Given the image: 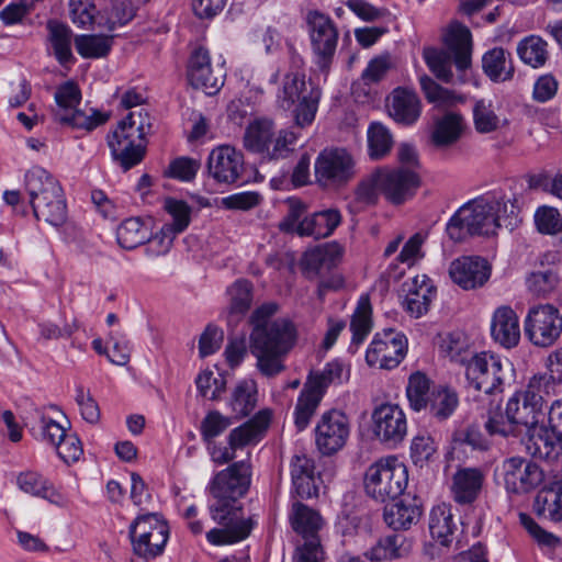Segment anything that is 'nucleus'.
<instances>
[{
    "instance_id": "c85d7f7f",
    "label": "nucleus",
    "mask_w": 562,
    "mask_h": 562,
    "mask_svg": "<svg viewBox=\"0 0 562 562\" xmlns=\"http://www.w3.org/2000/svg\"><path fill=\"white\" fill-rule=\"evenodd\" d=\"M389 113L397 123L404 125L415 123L420 115L417 94L406 88L394 89L390 97Z\"/></svg>"
},
{
    "instance_id": "393cba45",
    "label": "nucleus",
    "mask_w": 562,
    "mask_h": 562,
    "mask_svg": "<svg viewBox=\"0 0 562 562\" xmlns=\"http://www.w3.org/2000/svg\"><path fill=\"white\" fill-rule=\"evenodd\" d=\"M522 443L530 456L540 460L555 461L562 456V439L550 425L540 423L527 430Z\"/></svg>"
},
{
    "instance_id": "bb28decb",
    "label": "nucleus",
    "mask_w": 562,
    "mask_h": 562,
    "mask_svg": "<svg viewBox=\"0 0 562 562\" xmlns=\"http://www.w3.org/2000/svg\"><path fill=\"white\" fill-rule=\"evenodd\" d=\"M485 475L479 468H462L453 475L451 481V495L456 503L468 505L475 502L483 488Z\"/></svg>"
},
{
    "instance_id": "c9c22d12",
    "label": "nucleus",
    "mask_w": 562,
    "mask_h": 562,
    "mask_svg": "<svg viewBox=\"0 0 562 562\" xmlns=\"http://www.w3.org/2000/svg\"><path fill=\"white\" fill-rule=\"evenodd\" d=\"M411 542L404 535L393 533L381 538L366 555L372 561L394 560L407 555Z\"/></svg>"
},
{
    "instance_id": "de8ad7c7",
    "label": "nucleus",
    "mask_w": 562,
    "mask_h": 562,
    "mask_svg": "<svg viewBox=\"0 0 562 562\" xmlns=\"http://www.w3.org/2000/svg\"><path fill=\"white\" fill-rule=\"evenodd\" d=\"M116 239L122 248L135 249L148 239V227L139 217L127 218L119 225Z\"/></svg>"
},
{
    "instance_id": "3c124183",
    "label": "nucleus",
    "mask_w": 562,
    "mask_h": 562,
    "mask_svg": "<svg viewBox=\"0 0 562 562\" xmlns=\"http://www.w3.org/2000/svg\"><path fill=\"white\" fill-rule=\"evenodd\" d=\"M74 42L78 54L83 58H102L112 47V38L105 35H77Z\"/></svg>"
},
{
    "instance_id": "864d4df0",
    "label": "nucleus",
    "mask_w": 562,
    "mask_h": 562,
    "mask_svg": "<svg viewBox=\"0 0 562 562\" xmlns=\"http://www.w3.org/2000/svg\"><path fill=\"white\" fill-rule=\"evenodd\" d=\"M406 395L412 409H426L431 396L430 380L422 372L413 373L408 379Z\"/></svg>"
},
{
    "instance_id": "58836bf2",
    "label": "nucleus",
    "mask_w": 562,
    "mask_h": 562,
    "mask_svg": "<svg viewBox=\"0 0 562 562\" xmlns=\"http://www.w3.org/2000/svg\"><path fill=\"white\" fill-rule=\"evenodd\" d=\"M16 483L24 493L47 499L54 504L61 502V496L55 491L50 482L37 472H21L16 477Z\"/></svg>"
},
{
    "instance_id": "ea45409f",
    "label": "nucleus",
    "mask_w": 562,
    "mask_h": 562,
    "mask_svg": "<svg viewBox=\"0 0 562 562\" xmlns=\"http://www.w3.org/2000/svg\"><path fill=\"white\" fill-rule=\"evenodd\" d=\"M321 391H316L311 383H305L294 408V425L299 431L304 430L314 416L323 398Z\"/></svg>"
},
{
    "instance_id": "aec40b11",
    "label": "nucleus",
    "mask_w": 562,
    "mask_h": 562,
    "mask_svg": "<svg viewBox=\"0 0 562 562\" xmlns=\"http://www.w3.org/2000/svg\"><path fill=\"white\" fill-rule=\"evenodd\" d=\"M251 480V465L247 461L235 462L220 471L210 484L212 497L239 499L246 494Z\"/></svg>"
},
{
    "instance_id": "6e6d98bb",
    "label": "nucleus",
    "mask_w": 562,
    "mask_h": 562,
    "mask_svg": "<svg viewBox=\"0 0 562 562\" xmlns=\"http://www.w3.org/2000/svg\"><path fill=\"white\" fill-rule=\"evenodd\" d=\"M393 146V136L389 128L379 122L371 123L368 128V148L372 159L385 157Z\"/></svg>"
},
{
    "instance_id": "0eeeda50",
    "label": "nucleus",
    "mask_w": 562,
    "mask_h": 562,
    "mask_svg": "<svg viewBox=\"0 0 562 562\" xmlns=\"http://www.w3.org/2000/svg\"><path fill=\"white\" fill-rule=\"evenodd\" d=\"M408 471L396 457L381 458L364 473V491L376 502L394 501L406 490Z\"/></svg>"
},
{
    "instance_id": "79ce46f5",
    "label": "nucleus",
    "mask_w": 562,
    "mask_h": 562,
    "mask_svg": "<svg viewBox=\"0 0 562 562\" xmlns=\"http://www.w3.org/2000/svg\"><path fill=\"white\" fill-rule=\"evenodd\" d=\"M49 49L59 64L65 65L74 57L71 53V30L59 22L49 21L47 23Z\"/></svg>"
},
{
    "instance_id": "09e8293b",
    "label": "nucleus",
    "mask_w": 562,
    "mask_h": 562,
    "mask_svg": "<svg viewBox=\"0 0 562 562\" xmlns=\"http://www.w3.org/2000/svg\"><path fill=\"white\" fill-rule=\"evenodd\" d=\"M459 404L458 395L447 387H434L426 409L438 420L450 417Z\"/></svg>"
},
{
    "instance_id": "338daca9",
    "label": "nucleus",
    "mask_w": 562,
    "mask_h": 562,
    "mask_svg": "<svg viewBox=\"0 0 562 562\" xmlns=\"http://www.w3.org/2000/svg\"><path fill=\"white\" fill-rule=\"evenodd\" d=\"M518 517L521 526L539 546L555 548L560 544V539L557 536L542 529L528 514L519 513Z\"/></svg>"
},
{
    "instance_id": "13d9d810",
    "label": "nucleus",
    "mask_w": 562,
    "mask_h": 562,
    "mask_svg": "<svg viewBox=\"0 0 562 562\" xmlns=\"http://www.w3.org/2000/svg\"><path fill=\"white\" fill-rule=\"evenodd\" d=\"M559 284V277L552 270L531 272L526 278L527 290L537 297L550 294Z\"/></svg>"
},
{
    "instance_id": "603ef678",
    "label": "nucleus",
    "mask_w": 562,
    "mask_h": 562,
    "mask_svg": "<svg viewBox=\"0 0 562 562\" xmlns=\"http://www.w3.org/2000/svg\"><path fill=\"white\" fill-rule=\"evenodd\" d=\"M473 121L475 130L481 134L495 132L506 123L495 113L492 101L485 99L475 101Z\"/></svg>"
},
{
    "instance_id": "6e6552de",
    "label": "nucleus",
    "mask_w": 562,
    "mask_h": 562,
    "mask_svg": "<svg viewBox=\"0 0 562 562\" xmlns=\"http://www.w3.org/2000/svg\"><path fill=\"white\" fill-rule=\"evenodd\" d=\"M321 89L312 82H306L305 75L300 71L289 72L284 77L282 92L278 95L281 106L294 109L295 123L304 127L315 119L321 100Z\"/></svg>"
},
{
    "instance_id": "774afa93",
    "label": "nucleus",
    "mask_w": 562,
    "mask_h": 562,
    "mask_svg": "<svg viewBox=\"0 0 562 562\" xmlns=\"http://www.w3.org/2000/svg\"><path fill=\"white\" fill-rule=\"evenodd\" d=\"M427 238V234L415 233L404 244L401 252L397 256V260L408 267L414 266L417 261L424 258L423 245Z\"/></svg>"
},
{
    "instance_id": "8fccbe9b",
    "label": "nucleus",
    "mask_w": 562,
    "mask_h": 562,
    "mask_svg": "<svg viewBox=\"0 0 562 562\" xmlns=\"http://www.w3.org/2000/svg\"><path fill=\"white\" fill-rule=\"evenodd\" d=\"M164 209L170 220L162 226L169 228L176 235L183 233L191 223V206L183 200L168 198L164 202Z\"/></svg>"
},
{
    "instance_id": "a18cd8bd",
    "label": "nucleus",
    "mask_w": 562,
    "mask_h": 562,
    "mask_svg": "<svg viewBox=\"0 0 562 562\" xmlns=\"http://www.w3.org/2000/svg\"><path fill=\"white\" fill-rule=\"evenodd\" d=\"M517 55L524 64L540 68L548 60V44L540 36H526L517 45Z\"/></svg>"
},
{
    "instance_id": "f03ea898",
    "label": "nucleus",
    "mask_w": 562,
    "mask_h": 562,
    "mask_svg": "<svg viewBox=\"0 0 562 562\" xmlns=\"http://www.w3.org/2000/svg\"><path fill=\"white\" fill-rule=\"evenodd\" d=\"M508 203L513 214L515 205L505 196H481L467 202L448 221V237L454 243H461L470 236L496 234L501 226L499 214L507 213Z\"/></svg>"
},
{
    "instance_id": "f8f14e48",
    "label": "nucleus",
    "mask_w": 562,
    "mask_h": 562,
    "mask_svg": "<svg viewBox=\"0 0 562 562\" xmlns=\"http://www.w3.org/2000/svg\"><path fill=\"white\" fill-rule=\"evenodd\" d=\"M135 554L156 558L164 552L169 539V526L158 514L139 515L130 527Z\"/></svg>"
},
{
    "instance_id": "2f4dec72",
    "label": "nucleus",
    "mask_w": 562,
    "mask_h": 562,
    "mask_svg": "<svg viewBox=\"0 0 562 562\" xmlns=\"http://www.w3.org/2000/svg\"><path fill=\"white\" fill-rule=\"evenodd\" d=\"M291 527L303 540L319 538L318 532L323 528L322 516L303 503L295 502L289 515Z\"/></svg>"
},
{
    "instance_id": "a878e982",
    "label": "nucleus",
    "mask_w": 562,
    "mask_h": 562,
    "mask_svg": "<svg viewBox=\"0 0 562 562\" xmlns=\"http://www.w3.org/2000/svg\"><path fill=\"white\" fill-rule=\"evenodd\" d=\"M492 338L506 349L514 348L520 340V327L516 312L508 305L497 307L491 321Z\"/></svg>"
},
{
    "instance_id": "4be33fe9",
    "label": "nucleus",
    "mask_w": 562,
    "mask_h": 562,
    "mask_svg": "<svg viewBox=\"0 0 562 562\" xmlns=\"http://www.w3.org/2000/svg\"><path fill=\"white\" fill-rule=\"evenodd\" d=\"M207 170L218 183H236L245 170L244 155L229 145L218 146L209 155Z\"/></svg>"
},
{
    "instance_id": "e433bc0d",
    "label": "nucleus",
    "mask_w": 562,
    "mask_h": 562,
    "mask_svg": "<svg viewBox=\"0 0 562 562\" xmlns=\"http://www.w3.org/2000/svg\"><path fill=\"white\" fill-rule=\"evenodd\" d=\"M372 307L368 295H362L352 314L350 330L352 333L349 349L356 352L372 329Z\"/></svg>"
},
{
    "instance_id": "680f3d73",
    "label": "nucleus",
    "mask_w": 562,
    "mask_h": 562,
    "mask_svg": "<svg viewBox=\"0 0 562 562\" xmlns=\"http://www.w3.org/2000/svg\"><path fill=\"white\" fill-rule=\"evenodd\" d=\"M231 418L217 411L209 412L201 422L200 432L204 442L213 441L223 434L229 426Z\"/></svg>"
},
{
    "instance_id": "5fc2aeb1",
    "label": "nucleus",
    "mask_w": 562,
    "mask_h": 562,
    "mask_svg": "<svg viewBox=\"0 0 562 562\" xmlns=\"http://www.w3.org/2000/svg\"><path fill=\"white\" fill-rule=\"evenodd\" d=\"M229 315L237 318L245 315L251 306L252 286L247 280H237L228 289Z\"/></svg>"
},
{
    "instance_id": "9b49d317",
    "label": "nucleus",
    "mask_w": 562,
    "mask_h": 562,
    "mask_svg": "<svg viewBox=\"0 0 562 562\" xmlns=\"http://www.w3.org/2000/svg\"><path fill=\"white\" fill-rule=\"evenodd\" d=\"M55 101L54 119L63 125L91 131L109 119V115L94 110H90L91 113L88 114L77 109L81 101V92L72 81H67L57 88Z\"/></svg>"
},
{
    "instance_id": "e2e57ef3",
    "label": "nucleus",
    "mask_w": 562,
    "mask_h": 562,
    "mask_svg": "<svg viewBox=\"0 0 562 562\" xmlns=\"http://www.w3.org/2000/svg\"><path fill=\"white\" fill-rule=\"evenodd\" d=\"M558 383H560L559 378L553 374L537 373L529 379L526 389L521 392L539 397V402L544 404V396L552 394Z\"/></svg>"
},
{
    "instance_id": "4468645a",
    "label": "nucleus",
    "mask_w": 562,
    "mask_h": 562,
    "mask_svg": "<svg viewBox=\"0 0 562 562\" xmlns=\"http://www.w3.org/2000/svg\"><path fill=\"white\" fill-rule=\"evenodd\" d=\"M524 330L531 345L539 348L552 347L562 335V314L549 303L532 306L525 317Z\"/></svg>"
},
{
    "instance_id": "72a5a7b5",
    "label": "nucleus",
    "mask_w": 562,
    "mask_h": 562,
    "mask_svg": "<svg viewBox=\"0 0 562 562\" xmlns=\"http://www.w3.org/2000/svg\"><path fill=\"white\" fill-rule=\"evenodd\" d=\"M135 0H105L98 13V25L109 31L128 23L136 12Z\"/></svg>"
},
{
    "instance_id": "c756f323",
    "label": "nucleus",
    "mask_w": 562,
    "mask_h": 562,
    "mask_svg": "<svg viewBox=\"0 0 562 562\" xmlns=\"http://www.w3.org/2000/svg\"><path fill=\"white\" fill-rule=\"evenodd\" d=\"M270 417L269 411L258 412L248 422L234 428L227 437V442L237 449L257 443L268 429Z\"/></svg>"
},
{
    "instance_id": "2eb2a0df",
    "label": "nucleus",
    "mask_w": 562,
    "mask_h": 562,
    "mask_svg": "<svg viewBox=\"0 0 562 562\" xmlns=\"http://www.w3.org/2000/svg\"><path fill=\"white\" fill-rule=\"evenodd\" d=\"M495 476L510 494H526L538 487L543 481L541 468L521 457L505 459L495 470Z\"/></svg>"
},
{
    "instance_id": "b1692460",
    "label": "nucleus",
    "mask_w": 562,
    "mask_h": 562,
    "mask_svg": "<svg viewBox=\"0 0 562 562\" xmlns=\"http://www.w3.org/2000/svg\"><path fill=\"white\" fill-rule=\"evenodd\" d=\"M449 276L463 290H473L487 282L491 267L483 258L462 256L450 263Z\"/></svg>"
},
{
    "instance_id": "f257e3e1",
    "label": "nucleus",
    "mask_w": 562,
    "mask_h": 562,
    "mask_svg": "<svg viewBox=\"0 0 562 562\" xmlns=\"http://www.w3.org/2000/svg\"><path fill=\"white\" fill-rule=\"evenodd\" d=\"M276 303H265L256 308L250 322V353L256 358V368L272 378L285 370L284 359L297 341V329L289 318H270L277 313Z\"/></svg>"
},
{
    "instance_id": "a211bd4d",
    "label": "nucleus",
    "mask_w": 562,
    "mask_h": 562,
    "mask_svg": "<svg viewBox=\"0 0 562 562\" xmlns=\"http://www.w3.org/2000/svg\"><path fill=\"white\" fill-rule=\"evenodd\" d=\"M225 70L212 66L210 52L202 46L194 48L188 63V80L195 89L207 95H215L224 86Z\"/></svg>"
},
{
    "instance_id": "4d7b16f0",
    "label": "nucleus",
    "mask_w": 562,
    "mask_h": 562,
    "mask_svg": "<svg viewBox=\"0 0 562 562\" xmlns=\"http://www.w3.org/2000/svg\"><path fill=\"white\" fill-rule=\"evenodd\" d=\"M434 294L432 285L424 284L418 289H409L404 301V306L411 315L420 317L428 311Z\"/></svg>"
},
{
    "instance_id": "69168bd1",
    "label": "nucleus",
    "mask_w": 562,
    "mask_h": 562,
    "mask_svg": "<svg viewBox=\"0 0 562 562\" xmlns=\"http://www.w3.org/2000/svg\"><path fill=\"white\" fill-rule=\"evenodd\" d=\"M419 82L425 97L429 102L452 104L458 99L453 91L439 86L428 76H422L419 78Z\"/></svg>"
},
{
    "instance_id": "9d476101",
    "label": "nucleus",
    "mask_w": 562,
    "mask_h": 562,
    "mask_svg": "<svg viewBox=\"0 0 562 562\" xmlns=\"http://www.w3.org/2000/svg\"><path fill=\"white\" fill-rule=\"evenodd\" d=\"M314 63L325 74L334 61L339 32L331 18L318 10H310L305 15Z\"/></svg>"
},
{
    "instance_id": "c03bdc74",
    "label": "nucleus",
    "mask_w": 562,
    "mask_h": 562,
    "mask_svg": "<svg viewBox=\"0 0 562 562\" xmlns=\"http://www.w3.org/2000/svg\"><path fill=\"white\" fill-rule=\"evenodd\" d=\"M257 405V383L254 380L240 381L232 393L229 406L237 418L248 416Z\"/></svg>"
},
{
    "instance_id": "412c9836",
    "label": "nucleus",
    "mask_w": 562,
    "mask_h": 562,
    "mask_svg": "<svg viewBox=\"0 0 562 562\" xmlns=\"http://www.w3.org/2000/svg\"><path fill=\"white\" fill-rule=\"evenodd\" d=\"M378 180L380 192L394 204H401L411 199L419 187V177L412 169H378Z\"/></svg>"
},
{
    "instance_id": "49530a36",
    "label": "nucleus",
    "mask_w": 562,
    "mask_h": 562,
    "mask_svg": "<svg viewBox=\"0 0 562 562\" xmlns=\"http://www.w3.org/2000/svg\"><path fill=\"white\" fill-rule=\"evenodd\" d=\"M463 120L457 113H447L436 122L431 138L436 146L445 147L456 143L462 133Z\"/></svg>"
},
{
    "instance_id": "a19ab883",
    "label": "nucleus",
    "mask_w": 562,
    "mask_h": 562,
    "mask_svg": "<svg viewBox=\"0 0 562 562\" xmlns=\"http://www.w3.org/2000/svg\"><path fill=\"white\" fill-rule=\"evenodd\" d=\"M34 216L37 220H43L52 226H60L67 218V206L64 192L47 196L31 205Z\"/></svg>"
},
{
    "instance_id": "7c9ffc66",
    "label": "nucleus",
    "mask_w": 562,
    "mask_h": 562,
    "mask_svg": "<svg viewBox=\"0 0 562 562\" xmlns=\"http://www.w3.org/2000/svg\"><path fill=\"white\" fill-rule=\"evenodd\" d=\"M341 223V214L337 209L316 212L302 220L299 226L300 236H312L315 239L330 236Z\"/></svg>"
},
{
    "instance_id": "37998d69",
    "label": "nucleus",
    "mask_w": 562,
    "mask_h": 562,
    "mask_svg": "<svg viewBox=\"0 0 562 562\" xmlns=\"http://www.w3.org/2000/svg\"><path fill=\"white\" fill-rule=\"evenodd\" d=\"M453 529L451 508L446 504L435 506L429 515V532L432 539L448 546L452 541Z\"/></svg>"
},
{
    "instance_id": "473e14b6",
    "label": "nucleus",
    "mask_w": 562,
    "mask_h": 562,
    "mask_svg": "<svg viewBox=\"0 0 562 562\" xmlns=\"http://www.w3.org/2000/svg\"><path fill=\"white\" fill-rule=\"evenodd\" d=\"M535 507L539 515L552 521L562 520V475L555 476L537 494Z\"/></svg>"
},
{
    "instance_id": "cd10ccee",
    "label": "nucleus",
    "mask_w": 562,
    "mask_h": 562,
    "mask_svg": "<svg viewBox=\"0 0 562 562\" xmlns=\"http://www.w3.org/2000/svg\"><path fill=\"white\" fill-rule=\"evenodd\" d=\"M24 187L31 205L63 191L58 180L38 166L32 167L26 171Z\"/></svg>"
},
{
    "instance_id": "20e7f679",
    "label": "nucleus",
    "mask_w": 562,
    "mask_h": 562,
    "mask_svg": "<svg viewBox=\"0 0 562 562\" xmlns=\"http://www.w3.org/2000/svg\"><path fill=\"white\" fill-rule=\"evenodd\" d=\"M448 50L425 48L424 58L434 75L445 81L452 80V57L459 70H465L471 66L472 35L470 30L461 23H452L443 36Z\"/></svg>"
},
{
    "instance_id": "5701e85b",
    "label": "nucleus",
    "mask_w": 562,
    "mask_h": 562,
    "mask_svg": "<svg viewBox=\"0 0 562 562\" xmlns=\"http://www.w3.org/2000/svg\"><path fill=\"white\" fill-rule=\"evenodd\" d=\"M543 408L544 404L539 402V397L517 391L507 401L505 414L520 435L542 423Z\"/></svg>"
},
{
    "instance_id": "f3484780",
    "label": "nucleus",
    "mask_w": 562,
    "mask_h": 562,
    "mask_svg": "<svg viewBox=\"0 0 562 562\" xmlns=\"http://www.w3.org/2000/svg\"><path fill=\"white\" fill-rule=\"evenodd\" d=\"M372 431L375 438L390 448H396L407 435V419L396 404L378 405L372 414Z\"/></svg>"
},
{
    "instance_id": "ddd939ff",
    "label": "nucleus",
    "mask_w": 562,
    "mask_h": 562,
    "mask_svg": "<svg viewBox=\"0 0 562 562\" xmlns=\"http://www.w3.org/2000/svg\"><path fill=\"white\" fill-rule=\"evenodd\" d=\"M355 176V160L344 148H325L315 159V182L324 189L345 187Z\"/></svg>"
},
{
    "instance_id": "39448f33",
    "label": "nucleus",
    "mask_w": 562,
    "mask_h": 562,
    "mask_svg": "<svg viewBox=\"0 0 562 562\" xmlns=\"http://www.w3.org/2000/svg\"><path fill=\"white\" fill-rule=\"evenodd\" d=\"M468 386L491 398L490 404L499 407L495 397L504 392L505 382L509 378L512 363L494 352L481 351L463 361Z\"/></svg>"
},
{
    "instance_id": "f704fd0d",
    "label": "nucleus",
    "mask_w": 562,
    "mask_h": 562,
    "mask_svg": "<svg viewBox=\"0 0 562 562\" xmlns=\"http://www.w3.org/2000/svg\"><path fill=\"white\" fill-rule=\"evenodd\" d=\"M482 67L485 75L494 82H504L514 77L515 68L510 53L495 47L483 55Z\"/></svg>"
},
{
    "instance_id": "052dcab7",
    "label": "nucleus",
    "mask_w": 562,
    "mask_h": 562,
    "mask_svg": "<svg viewBox=\"0 0 562 562\" xmlns=\"http://www.w3.org/2000/svg\"><path fill=\"white\" fill-rule=\"evenodd\" d=\"M344 373V367L338 360L328 362L325 368L316 373H312L305 383H311L316 391H321V394H325L326 389L329 384L341 382Z\"/></svg>"
},
{
    "instance_id": "4c0bfd02",
    "label": "nucleus",
    "mask_w": 562,
    "mask_h": 562,
    "mask_svg": "<svg viewBox=\"0 0 562 562\" xmlns=\"http://www.w3.org/2000/svg\"><path fill=\"white\" fill-rule=\"evenodd\" d=\"M422 516V508L411 501L394 503L384 509V521L394 530L408 529L416 524Z\"/></svg>"
},
{
    "instance_id": "423d86ee",
    "label": "nucleus",
    "mask_w": 562,
    "mask_h": 562,
    "mask_svg": "<svg viewBox=\"0 0 562 562\" xmlns=\"http://www.w3.org/2000/svg\"><path fill=\"white\" fill-rule=\"evenodd\" d=\"M209 513L218 527L205 532L207 542L212 546H227L246 539L252 529L251 518H245L243 508L237 499L228 497H212Z\"/></svg>"
},
{
    "instance_id": "0e129e2a",
    "label": "nucleus",
    "mask_w": 562,
    "mask_h": 562,
    "mask_svg": "<svg viewBox=\"0 0 562 562\" xmlns=\"http://www.w3.org/2000/svg\"><path fill=\"white\" fill-rule=\"evenodd\" d=\"M69 16L71 22L80 29L90 26L95 18V5L92 0H70Z\"/></svg>"
},
{
    "instance_id": "1a4fd4ad",
    "label": "nucleus",
    "mask_w": 562,
    "mask_h": 562,
    "mask_svg": "<svg viewBox=\"0 0 562 562\" xmlns=\"http://www.w3.org/2000/svg\"><path fill=\"white\" fill-rule=\"evenodd\" d=\"M296 136L289 131L274 133L271 120L256 119L246 128L244 146L247 150L261 154L263 158H285L295 144Z\"/></svg>"
},
{
    "instance_id": "dca6fc26",
    "label": "nucleus",
    "mask_w": 562,
    "mask_h": 562,
    "mask_svg": "<svg viewBox=\"0 0 562 562\" xmlns=\"http://www.w3.org/2000/svg\"><path fill=\"white\" fill-rule=\"evenodd\" d=\"M406 351V337L394 329H385L374 335L367 350L366 361L370 367L391 370L402 362Z\"/></svg>"
},
{
    "instance_id": "7ed1b4c3",
    "label": "nucleus",
    "mask_w": 562,
    "mask_h": 562,
    "mask_svg": "<svg viewBox=\"0 0 562 562\" xmlns=\"http://www.w3.org/2000/svg\"><path fill=\"white\" fill-rule=\"evenodd\" d=\"M151 132L149 113L139 109L131 111L116 128L108 135V145L113 160L127 171L145 157L146 135Z\"/></svg>"
},
{
    "instance_id": "6ab92c4d",
    "label": "nucleus",
    "mask_w": 562,
    "mask_h": 562,
    "mask_svg": "<svg viewBox=\"0 0 562 562\" xmlns=\"http://www.w3.org/2000/svg\"><path fill=\"white\" fill-rule=\"evenodd\" d=\"M350 434L348 417L340 411L324 413L315 428L316 446L323 454H333L341 449Z\"/></svg>"
},
{
    "instance_id": "bf43d9fd",
    "label": "nucleus",
    "mask_w": 562,
    "mask_h": 562,
    "mask_svg": "<svg viewBox=\"0 0 562 562\" xmlns=\"http://www.w3.org/2000/svg\"><path fill=\"white\" fill-rule=\"evenodd\" d=\"M535 225L537 231L544 235H557L562 233V216L552 206L542 205L535 212Z\"/></svg>"
}]
</instances>
